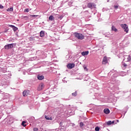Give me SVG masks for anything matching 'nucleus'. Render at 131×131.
<instances>
[{"label":"nucleus","mask_w":131,"mask_h":131,"mask_svg":"<svg viewBox=\"0 0 131 131\" xmlns=\"http://www.w3.org/2000/svg\"><path fill=\"white\" fill-rule=\"evenodd\" d=\"M74 36L75 37L78 38V39H84V36L82 35V34L78 33H75Z\"/></svg>","instance_id":"f257e3e1"},{"label":"nucleus","mask_w":131,"mask_h":131,"mask_svg":"<svg viewBox=\"0 0 131 131\" xmlns=\"http://www.w3.org/2000/svg\"><path fill=\"white\" fill-rule=\"evenodd\" d=\"M121 27L123 29L124 31L126 32V33H128V26L126 24H122L121 25Z\"/></svg>","instance_id":"f03ea898"},{"label":"nucleus","mask_w":131,"mask_h":131,"mask_svg":"<svg viewBox=\"0 0 131 131\" xmlns=\"http://www.w3.org/2000/svg\"><path fill=\"white\" fill-rule=\"evenodd\" d=\"M13 48H14V43L8 44L4 47L5 50H10V49H13Z\"/></svg>","instance_id":"7ed1b4c3"},{"label":"nucleus","mask_w":131,"mask_h":131,"mask_svg":"<svg viewBox=\"0 0 131 131\" xmlns=\"http://www.w3.org/2000/svg\"><path fill=\"white\" fill-rule=\"evenodd\" d=\"M88 7L90 9H94L95 8H96V5L94 3H90L88 4Z\"/></svg>","instance_id":"20e7f679"},{"label":"nucleus","mask_w":131,"mask_h":131,"mask_svg":"<svg viewBox=\"0 0 131 131\" xmlns=\"http://www.w3.org/2000/svg\"><path fill=\"white\" fill-rule=\"evenodd\" d=\"M108 63V59H107V57L104 56L102 59V64L105 65Z\"/></svg>","instance_id":"39448f33"},{"label":"nucleus","mask_w":131,"mask_h":131,"mask_svg":"<svg viewBox=\"0 0 131 131\" xmlns=\"http://www.w3.org/2000/svg\"><path fill=\"white\" fill-rule=\"evenodd\" d=\"M74 66H75V64H74V63H69L67 64V67L69 69H72V68H73Z\"/></svg>","instance_id":"423d86ee"},{"label":"nucleus","mask_w":131,"mask_h":131,"mask_svg":"<svg viewBox=\"0 0 131 131\" xmlns=\"http://www.w3.org/2000/svg\"><path fill=\"white\" fill-rule=\"evenodd\" d=\"M45 88V84L40 83L38 86V91H41Z\"/></svg>","instance_id":"0eeeda50"},{"label":"nucleus","mask_w":131,"mask_h":131,"mask_svg":"<svg viewBox=\"0 0 131 131\" xmlns=\"http://www.w3.org/2000/svg\"><path fill=\"white\" fill-rule=\"evenodd\" d=\"M9 27H11L12 29H13V31L15 32L18 30V28L15 27L14 25H9Z\"/></svg>","instance_id":"6e6552de"},{"label":"nucleus","mask_w":131,"mask_h":131,"mask_svg":"<svg viewBox=\"0 0 131 131\" xmlns=\"http://www.w3.org/2000/svg\"><path fill=\"white\" fill-rule=\"evenodd\" d=\"M29 94V91L25 90L23 93V95L24 96V97H26V96H28Z\"/></svg>","instance_id":"1a4fd4ad"},{"label":"nucleus","mask_w":131,"mask_h":131,"mask_svg":"<svg viewBox=\"0 0 131 131\" xmlns=\"http://www.w3.org/2000/svg\"><path fill=\"white\" fill-rule=\"evenodd\" d=\"M103 112L105 113V114H109L110 113V110L109 108H105L103 110Z\"/></svg>","instance_id":"9d476101"},{"label":"nucleus","mask_w":131,"mask_h":131,"mask_svg":"<svg viewBox=\"0 0 131 131\" xmlns=\"http://www.w3.org/2000/svg\"><path fill=\"white\" fill-rule=\"evenodd\" d=\"M37 78L39 79V80H42L43 78H45V76L40 75H37Z\"/></svg>","instance_id":"9b49d317"},{"label":"nucleus","mask_w":131,"mask_h":131,"mask_svg":"<svg viewBox=\"0 0 131 131\" xmlns=\"http://www.w3.org/2000/svg\"><path fill=\"white\" fill-rule=\"evenodd\" d=\"M89 51L82 52H81V55L82 56H88V55H89Z\"/></svg>","instance_id":"f8f14e48"},{"label":"nucleus","mask_w":131,"mask_h":131,"mask_svg":"<svg viewBox=\"0 0 131 131\" xmlns=\"http://www.w3.org/2000/svg\"><path fill=\"white\" fill-rule=\"evenodd\" d=\"M112 31H115V32H117V31H118V30H117V29H116L114 26H112Z\"/></svg>","instance_id":"ddd939ff"},{"label":"nucleus","mask_w":131,"mask_h":131,"mask_svg":"<svg viewBox=\"0 0 131 131\" xmlns=\"http://www.w3.org/2000/svg\"><path fill=\"white\" fill-rule=\"evenodd\" d=\"M46 119H47V120H53V118L48 116H45Z\"/></svg>","instance_id":"4468645a"},{"label":"nucleus","mask_w":131,"mask_h":131,"mask_svg":"<svg viewBox=\"0 0 131 131\" xmlns=\"http://www.w3.org/2000/svg\"><path fill=\"white\" fill-rule=\"evenodd\" d=\"M40 36L41 37H43L45 36V32L43 31H41L40 32Z\"/></svg>","instance_id":"2eb2a0df"},{"label":"nucleus","mask_w":131,"mask_h":131,"mask_svg":"<svg viewBox=\"0 0 131 131\" xmlns=\"http://www.w3.org/2000/svg\"><path fill=\"white\" fill-rule=\"evenodd\" d=\"M14 9L13 8V7H11L10 8H8L7 9V12H13Z\"/></svg>","instance_id":"dca6fc26"},{"label":"nucleus","mask_w":131,"mask_h":131,"mask_svg":"<svg viewBox=\"0 0 131 131\" xmlns=\"http://www.w3.org/2000/svg\"><path fill=\"white\" fill-rule=\"evenodd\" d=\"M54 17L53 16V15H50L49 17V19L50 20V21H53V20H54Z\"/></svg>","instance_id":"f3484780"},{"label":"nucleus","mask_w":131,"mask_h":131,"mask_svg":"<svg viewBox=\"0 0 131 131\" xmlns=\"http://www.w3.org/2000/svg\"><path fill=\"white\" fill-rule=\"evenodd\" d=\"M8 98H9V94H5L4 95V99H8Z\"/></svg>","instance_id":"a211bd4d"},{"label":"nucleus","mask_w":131,"mask_h":131,"mask_svg":"<svg viewBox=\"0 0 131 131\" xmlns=\"http://www.w3.org/2000/svg\"><path fill=\"white\" fill-rule=\"evenodd\" d=\"M25 123H26V122L23 121L21 123V125H23V126H26V124H25Z\"/></svg>","instance_id":"6ab92c4d"},{"label":"nucleus","mask_w":131,"mask_h":131,"mask_svg":"<svg viewBox=\"0 0 131 131\" xmlns=\"http://www.w3.org/2000/svg\"><path fill=\"white\" fill-rule=\"evenodd\" d=\"M106 123H107V125H111V124H112V121H108Z\"/></svg>","instance_id":"aec40b11"},{"label":"nucleus","mask_w":131,"mask_h":131,"mask_svg":"<svg viewBox=\"0 0 131 131\" xmlns=\"http://www.w3.org/2000/svg\"><path fill=\"white\" fill-rule=\"evenodd\" d=\"M72 95L74 96V97L77 96V92H75V93H72Z\"/></svg>","instance_id":"412c9836"},{"label":"nucleus","mask_w":131,"mask_h":131,"mask_svg":"<svg viewBox=\"0 0 131 131\" xmlns=\"http://www.w3.org/2000/svg\"><path fill=\"white\" fill-rule=\"evenodd\" d=\"M95 129L96 131H99V130H100V127L97 126V127H95Z\"/></svg>","instance_id":"4be33fe9"},{"label":"nucleus","mask_w":131,"mask_h":131,"mask_svg":"<svg viewBox=\"0 0 131 131\" xmlns=\"http://www.w3.org/2000/svg\"><path fill=\"white\" fill-rule=\"evenodd\" d=\"M83 125H84L83 123H82V122L80 123V127H82V126H83Z\"/></svg>","instance_id":"5701e85b"},{"label":"nucleus","mask_w":131,"mask_h":131,"mask_svg":"<svg viewBox=\"0 0 131 131\" xmlns=\"http://www.w3.org/2000/svg\"><path fill=\"white\" fill-rule=\"evenodd\" d=\"M24 12H26L27 13H28V12H29V9L28 8L26 9Z\"/></svg>","instance_id":"b1692460"},{"label":"nucleus","mask_w":131,"mask_h":131,"mask_svg":"<svg viewBox=\"0 0 131 131\" xmlns=\"http://www.w3.org/2000/svg\"><path fill=\"white\" fill-rule=\"evenodd\" d=\"M38 15H31V17H37Z\"/></svg>","instance_id":"393cba45"},{"label":"nucleus","mask_w":131,"mask_h":131,"mask_svg":"<svg viewBox=\"0 0 131 131\" xmlns=\"http://www.w3.org/2000/svg\"><path fill=\"white\" fill-rule=\"evenodd\" d=\"M114 8L115 9H118V6H117V5H115V6H114Z\"/></svg>","instance_id":"a878e982"},{"label":"nucleus","mask_w":131,"mask_h":131,"mask_svg":"<svg viewBox=\"0 0 131 131\" xmlns=\"http://www.w3.org/2000/svg\"><path fill=\"white\" fill-rule=\"evenodd\" d=\"M0 9H4V6L2 4H0Z\"/></svg>","instance_id":"bb28decb"},{"label":"nucleus","mask_w":131,"mask_h":131,"mask_svg":"<svg viewBox=\"0 0 131 131\" xmlns=\"http://www.w3.org/2000/svg\"><path fill=\"white\" fill-rule=\"evenodd\" d=\"M38 129H37V128H34L33 130L34 131H37Z\"/></svg>","instance_id":"cd10ccee"},{"label":"nucleus","mask_w":131,"mask_h":131,"mask_svg":"<svg viewBox=\"0 0 131 131\" xmlns=\"http://www.w3.org/2000/svg\"><path fill=\"white\" fill-rule=\"evenodd\" d=\"M105 37H110V35H105Z\"/></svg>","instance_id":"c85d7f7f"},{"label":"nucleus","mask_w":131,"mask_h":131,"mask_svg":"<svg viewBox=\"0 0 131 131\" xmlns=\"http://www.w3.org/2000/svg\"><path fill=\"white\" fill-rule=\"evenodd\" d=\"M84 69L85 71H88V69L86 68V67H84Z\"/></svg>","instance_id":"c756f323"},{"label":"nucleus","mask_w":131,"mask_h":131,"mask_svg":"<svg viewBox=\"0 0 131 131\" xmlns=\"http://www.w3.org/2000/svg\"><path fill=\"white\" fill-rule=\"evenodd\" d=\"M123 66H124V67H126V66H127L126 63H124Z\"/></svg>","instance_id":"7c9ffc66"},{"label":"nucleus","mask_w":131,"mask_h":131,"mask_svg":"<svg viewBox=\"0 0 131 131\" xmlns=\"http://www.w3.org/2000/svg\"><path fill=\"white\" fill-rule=\"evenodd\" d=\"M112 71H111L109 73H108V75H110V74H111Z\"/></svg>","instance_id":"2f4dec72"},{"label":"nucleus","mask_w":131,"mask_h":131,"mask_svg":"<svg viewBox=\"0 0 131 131\" xmlns=\"http://www.w3.org/2000/svg\"><path fill=\"white\" fill-rule=\"evenodd\" d=\"M114 121H113L112 122V123H114Z\"/></svg>","instance_id":"473e14b6"},{"label":"nucleus","mask_w":131,"mask_h":131,"mask_svg":"<svg viewBox=\"0 0 131 131\" xmlns=\"http://www.w3.org/2000/svg\"><path fill=\"white\" fill-rule=\"evenodd\" d=\"M117 122H119V120H117Z\"/></svg>","instance_id":"72a5a7b5"},{"label":"nucleus","mask_w":131,"mask_h":131,"mask_svg":"<svg viewBox=\"0 0 131 131\" xmlns=\"http://www.w3.org/2000/svg\"><path fill=\"white\" fill-rule=\"evenodd\" d=\"M67 83V81H66V83Z\"/></svg>","instance_id":"f704fd0d"},{"label":"nucleus","mask_w":131,"mask_h":131,"mask_svg":"<svg viewBox=\"0 0 131 131\" xmlns=\"http://www.w3.org/2000/svg\"><path fill=\"white\" fill-rule=\"evenodd\" d=\"M107 2H109V0H108Z\"/></svg>","instance_id":"c9c22d12"},{"label":"nucleus","mask_w":131,"mask_h":131,"mask_svg":"<svg viewBox=\"0 0 131 131\" xmlns=\"http://www.w3.org/2000/svg\"><path fill=\"white\" fill-rule=\"evenodd\" d=\"M127 59L128 60V58H127Z\"/></svg>","instance_id":"e433bc0d"}]
</instances>
